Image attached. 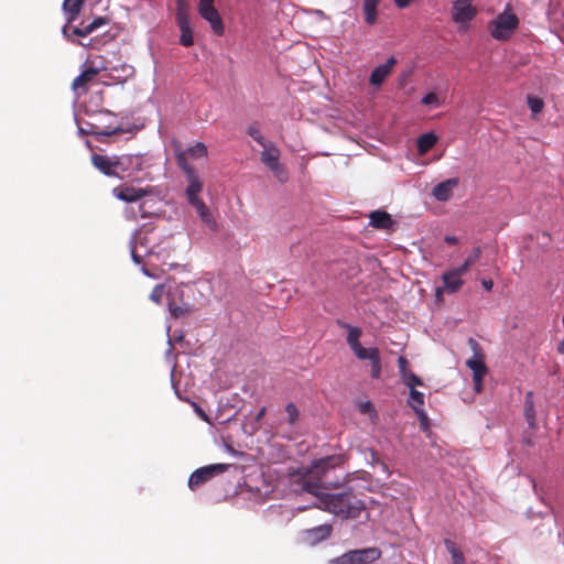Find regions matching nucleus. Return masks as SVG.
<instances>
[{"label":"nucleus","mask_w":564,"mask_h":564,"mask_svg":"<svg viewBox=\"0 0 564 564\" xmlns=\"http://www.w3.org/2000/svg\"><path fill=\"white\" fill-rule=\"evenodd\" d=\"M481 285L486 291H491L494 288V281L491 279H482Z\"/></svg>","instance_id":"3c124183"},{"label":"nucleus","mask_w":564,"mask_h":564,"mask_svg":"<svg viewBox=\"0 0 564 564\" xmlns=\"http://www.w3.org/2000/svg\"><path fill=\"white\" fill-rule=\"evenodd\" d=\"M469 268H470V265L464 261L460 265L453 268L449 271L453 274L462 278V275H464L469 270Z\"/></svg>","instance_id":"de8ad7c7"},{"label":"nucleus","mask_w":564,"mask_h":564,"mask_svg":"<svg viewBox=\"0 0 564 564\" xmlns=\"http://www.w3.org/2000/svg\"><path fill=\"white\" fill-rule=\"evenodd\" d=\"M336 324L338 327L348 330L346 340H347V344L349 345L350 349L360 345L359 338L362 334V330L360 327L352 326L349 323H347L343 319H339V318L336 319Z\"/></svg>","instance_id":"6ab92c4d"},{"label":"nucleus","mask_w":564,"mask_h":564,"mask_svg":"<svg viewBox=\"0 0 564 564\" xmlns=\"http://www.w3.org/2000/svg\"><path fill=\"white\" fill-rule=\"evenodd\" d=\"M557 351L562 355H564V338L560 341L557 346Z\"/></svg>","instance_id":"0e129e2a"},{"label":"nucleus","mask_w":564,"mask_h":564,"mask_svg":"<svg viewBox=\"0 0 564 564\" xmlns=\"http://www.w3.org/2000/svg\"><path fill=\"white\" fill-rule=\"evenodd\" d=\"M141 271L144 275L150 276V278L152 276V274L147 270V268L144 265L141 267Z\"/></svg>","instance_id":"69168bd1"},{"label":"nucleus","mask_w":564,"mask_h":564,"mask_svg":"<svg viewBox=\"0 0 564 564\" xmlns=\"http://www.w3.org/2000/svg\"><path fill=\"white\" fill-rule=\"evenodd\" d=\"M214 1L215 0H199L198 2V8H203V7H208V6H214Z\"/></svg>","instance_id":"4d7b16f0"},{"label":"nucleus","mask_w":564,"mask_h":564,"mask_svg":"<svg viewBox=\"0 0 564 564\" xmlns=\"http://www.w3.org/2000/svg\"><path fill=\"white\" fill-rule=\"evenodd\" d=\"M437 142V137L434 132H426L417 139V150L421 154L430 151Z\"/></svg>","instance_id":"393cba45"},{"label":"nucleus","mask_w":564,"mask_h":564,"mask_svg":"<svg viewBox=\"0 0 564 564\" xmlns=\"http://www.w3.org/2000/svg\"><path fill=\"white\" fill-rule=\"evenodd\" d=\"M414 413L416 414L417 419H419V422H420V429L423 431V432H429L430 431V419L427 416V413L425 412L424 409H417L414 411Z\"/></svg>","instance_id":"e433bc0d"},{"label":"nucleus","mask_w":564,"mask_h":564,"mask_svg":"<svg viewBox=\"0 0 564 564\" xmlns=\"http://www.w3.org/2000/svg\"><path fill=\"white\" fill-rule=\"evenodd\" d=\"M421 104L425 106L438 107L440 99L435 93L430 91L422 97Z\"/></svg>","instance_id":"58836bf2"},{"label":"nucleus","mask_w":564,"mask_h":564,"mask_svg":"<svg viewBox=\"0 0 564 564\" xmlns=\"http://www.w3.org/2000/svg\"><path fill=\"white\" fill-rule=\"evenodd\" d=\"M265 411H267L265 406H262V408L258 411V413L256 414L254 420H256L257 422H260V421L262 420V417L264 416Z\"/></svg>","instance_id":"6e6d98bb"},{"label":"nucleus","mask_w":564,"mask_h":564,"mask_svg":"<svg viewBox=\"0 0 564 564\" xmlns=\"http://www.w3.org/2000/svg\"><path fill=\"white\" fill-rule=\"evenodd\" d=\"M369 225L377 229H392L394 221L390 214L384 210L377 209L370 213Z\"/></svg>","instance_id":"2eb2a0df"},{"label":"nucleus","mask_w":564,"mask_h":564,"mask_svg":"<svg viewBox=\"0 0 564 564\" xmlns=\"http://www.w3.org/2000/svg\"><path fill=\"white\" fill-rule=\"evenodd\" d=\"M442 295H443V290L441 288H437V290H436V297L441 299Z\"/></svg>","instance_id":"774afa93"},{"label":"nucleus","mask_w":564,"mask_h":564,"mask_svg":"<svg viewBox=\"0 0 564 564\" xmlns=\"http://www.w3.org/2000/svg\"><path fill=\"white\" fill-rule=\"evenodd\" d=\"M187 180L188 185L186 187L185 194L188 203L193 204L195 200H200V198L198 197V193L202 191L203 184L199 181L197 174L193 175L192 177H187Z\"/></svg>","instance_id":"5701e85b"},{"label":"nucleus","mask_w":564,"mask_h":564,"mask_svg":"<svg viewBox=\"0 0 564 564\" xmlns=\"http://www.w3.org/2000/svg\"><path fill=\"white\" fill-rule=\"evenodd\" d=\"M230 468L229 464H210L194 470L188 478V488L191 490H196L200 485L207 482L216 475L226 473Z\"/></svg>","instance_id":"20e7f679"},{"label":"nucleus","mask_w":564,"mask_h":564,"mask_svg":"<svg viewBox=\"0 0 564 564\" xmlns=\"http://www.w3.org/2000/svg\"><path fill=\"white\" fill-rule=\"evenodd\" d=\"M62 34L65 39L72 40V30L69 31L68 23L62 28Z\"/></svg>","instance_id":"864d4df0"},{"label":"nucleus","mask_w":564,"mask_h":564,"mask_svg":"<svg viewBox=\"0 0 564 564\" xmlns=\"http://www.w3.org/2000/svg\"><path fill=\"white\" fill-rule=\"evenodd\" d=\"M169 310L175 318L182 317L187 313V308L185 306L176 305L173 303L169 304Z\"/></svg>","instance_id":"c03bdc74"},{"label":"nucleus","mask_w":564,"mask_h":564,"mask_svg":"<svg viewBox=\"0 0 564 564\" xmlns=\"http://www.w3.org/2000/svg\"><path fill=\"white\" fill-rule=\"evenodd\" d=\"M480 257H481V248L475 247L464 261L471 267L480 259Z\"/></svg>","instance_id":"79ce46f5"},{"label":"nucleus","mask_w":564,"mask_h":564,"mask_svg":"<svg viewBox=\"0 0 564 564\" xmlns=\"http://www.w3.org/2000/svg\"><path fill=\"white\" fill-rule=\"evenodd\" d=\"M398 368H399V373L400 376L402 377L403 375H405L406 372H409L408 370V360L405 357H399L398 359Z\"/></svg>","instance_id":"09e8293b"},{"label":"nucleus","mask_w":564,"mask_h":564,"mask_svg":"<svg viewBox=\"0 0 564 564\" xmlns=\"http://www.w3.org/2000/svg\"><path fill=\"white\" fill-rule=\"evenodd\" d=\"M524 417L528 423V426L531 430H535L538 426L536 412L533 402V392L531 391L527 392L524 397Z\"/></svg>","instance_id":"aec40b11"},{"label":"nucleus","mask_w":564,"mask_h":564,"mask_svg":"<svg viewBox=\"0 0 564 564\" xmlns=\"http://www.w3.org/2000/svg\"><path fill=\"white\" fill-rule=\"evenodd\" d=\"M187 153L193 159H200L207 155V147L204 142H197L187 149Z\"/></svg>","instance_id":"473e14b6"},{"label":"nucleus","mask_w":564,"mask_h":564,"mask_svg":"<svg viewBox=\"0 0 564 564\" xmlns=\"http://www.w3.org/2000/svg\"><path fill=\"white\" fill-rule=\"evenodd\" d=\"M270 170L279 178L280 182H285L288 180V173L281 163H278V167Z\"/></svg>","instance_id":"a18cd8bd"},{"label":"nucleus","mask_w":564,"mask_h":564,"mask_svg":"<svg viewBox=\"0 0 564 564\" xmlns=\"http://www.w3.org/2000/svg\"><path fill=\"white\" fill-rule=\"evenodd\" d=\"M197 212L199 218L202 221L213 231H216L218 229L217 221L215 220L214 216L212 215L209 208L206 206V204L200 200H195L193 204H191Z\"/></svg>","instance_id":"dca6fc26"},{"label":"nucleus","mask_w":564,"mask_h":564,"mask_svg":"<svg viewBox=\"0 0 564 564\" xmlns=\"http://www.w3.org/2000/svg\"><path fill=\"white\" fill-rule=\"evenodd\" d=\"M93 165L104 175L106 176H116L122 178L115 169V160L113 156H107L102 154H93L91 156Z\"/></svg>","instance_id":"ddd939ff"},{"label":"nucleus","mask_w":564,"mask_h":564,"mask_svg":"<svg viewBox=\"0 0 564 564\" xmlns=\"http://www.w3.org/2000/svg\"><path fill=\"white\" fill-rule=\"evenodd\" d=\"M332 531L333 528L330 524H321L301 531L300 539L303 543L314 546L328 539L332 534Z\"/></svg>","instance_id":"1a4fd4ad"},{"label":"nucleus","mask_w":564,"mask_h":564,"mask_svg":"<svg viewBox=\"0 0 564 564\" xmlns=\"http://www.w3.org/2000/svg\"><path fill=\"white\" fill-rule=\"evenodd\" d=\"M115 160V169L117 173L120 175V173H124L129 170V164L131 163L132 156L129 155H122V156H113Z\"/></svg>","instance_id":"f704fd0d"},{"label":"nucleus","mask_w":564,"mask_h":564,"mask_svg":"<svg viewBox=\"0 0 564 564\" xmlns=\"http://www.w3.org/2000/svg\"><path fill=\"white\" fill-rule=\"evenodd\" d=\"M477 14L473 0H454L452 19L457 24H468Z\"/></svg>","instance_id":"6e6552de"},{"label":"nucleus","mask_w":564,"mask_h":564,"mask_svg":"<svg viewBox=\"0 0 564 564\" xmlns=\"http://www.w3.org/2000/svg\"><path fill=\"white\" fill-rule=\"evenodd\" d=\"M113 195L119 200L134 203L144 196V192L141 188L134 187H116L113 188Z\"/></svg>","instance_id":"f3484780"},{"label":"nucleus","mask_w":564,"mask_h":564,"mask_svg":"<svg viewBox=\"0 0 564 564\" xmlns=\"http://www.w3.org/2000/svg\"><path fill=\"white\" fill-rule=\"evenodd\" d=\"M402 382L410 389H415L416 386H423L422 379L412 371L406 372L401 377Z\"/></svg>","instance_id":"72a5a7b5"},{"label":"nucleus","mask_w":564,"mask_h":564,"mask_svg":"<svg viewBox=\"0 0 564 564\" xmlns=\"http://www.w3.org/2000/svg\"><path fill=\"white\" fill-rule=\"evenodd\" d=\"M279 159H280V151L272 142H270V143L265 144V147H263V151L261 152V162L268 169L278 167V163H280Z\"/></svg>","instance_id":"a211bd4d"},{"label":"nucleus","mask_w":564,"mask_h":564,"mask_svg":"<svg viewBox=\"0 0 564 564\" xmlns=\"http://www.w3.org/2000/svg\"><path fill=\"white\" fill-rule=\"evenodd\" d=\"M381 556L378 547L351 550L330 560V564H370Z\"/></svg>","instance_id":"f03ea898"},{"label":"nucleus","mask_w":564,"mask_h":564,"mask_svg":"<svg viewBox=\"0 0 564 564\" xmlns=\"http://www.w3.org/2000/svg\"><path fill=\"white\" fill-rule=\"evenodd\" d=\"M444 240L449 246H454L458 242V239L456 236H446Z\"/></svg>","instance_id":"5fc2aeb1"},{"label":"nucleus","mask_w":564,"mask_h":564,"mask_svg":"<svg viewBox=\"0 0 564 564\" xmlns=\"http://www.w3.org/2000/svg\"><path fill=\"white\" fill-rule=\"evenodd\" d=\"M164 289L163 285H155L150 293V300L154 303H160L163 297Z\"/></svg>","instance_id":"37998d69"},{"label":"nucleus","mask_w":564,"mask_h":564,"mask_svg":"<svg viewBox=\"0 0 564 564\" xmlns=\"http://www.w3.org/2000/svg\"><path fill=\"white\" fill-rule=\"evenodd\" d=\"M468 345L473 350V357L466 361L467 367L473 371V379H484L488 372V368L485 364V356L479 343L470 337Z\"/></svg>","instance_id":"423d86ee"},{"label":"nucleus","mask_w":564,"mask_h":564,"mask_svg":"<svg viewBox=\"0 0 564 564\" xmlns=\"http://www.w3.org/2000/svg\"><path fill=\"white\" fill-rule=\"evenodd\" d=\"M99 129H104L105 126L115 124L113 122H98Z\"/></svg>","instance_id":"338daca9"},{"label":"nucleus","mask_w":564,"mask_h":564,"mask_svg":"<svg viewBox=\"0 0 564 564\" xmlns=\"http://www.w3.org/2000/svg\"><path fill=\"white\" fill-rule=\"evenodd\" d=\"M75 120L79 135L93 134L96 140L100 142H102L107 137L131 131V128H123L121 124H109L105 126L104 129H99L97 122H84V126H82L77 119Z\"/></svg>","instance_id":"39448f33"},{"label":"nucleus","mask_w":564,"mask_h":564,"mask_svg":"<svg viewBox=\"0 0 564 564\" xmlns=\"http://www.w3.org/2000/svg\"><path fill=\"white\" fill-rule=\"evenodd\" d=\"M318 508L343 520H348L359 518L366 509V503L357 497L352 488L347 487L339 492L323 495Z\"/></svg>","instance_id":"f257e3e1"},{"label":"nucleus","mask_w":564,"mask_h":564,"mask_svg":"<svg viewBox=\"0 0 564 564\" xmlns=\"http://www.w3.org/2000/svg\"><path fill=\"white\" fill-rule=\"evenodd\" d=\"M100 115H101L102 117H108V118H115V117H116V115H115V113H112V112H111V111H109V110H102V111L100 112Z\"/></svg>","instance_id":"052dcab7"},{"label":"nucleus","mask_w":564,"mask_h":564,"mask_svg":"<svg viewBox=\"0 0 564 564\" xmlns=\"http://www.w3.org/2000/svg\"><path fill=\"white\" fill-rule=\"evenodd\" d=\"M101 67L95 65H85V69L73 80L72 87L73 89H77L84 83L90 80L94 76H96Z\"/></svg>","instance_id":"b1692460"},{"label":"nucleus","mask_w":564,"mask_h":564,"mask_svg":"<svg viewBox=\"0 0 564 564\" xmlns=\"http://www.w3.org/2000/svg\"><path fill=\"white\" fill-rule=\"evenodd\" d=\"M442 280L444 283V289L448 294L456 293L464 284V281L460 276L453 274L448 270L443 272Z\"/></svg>","instance_id":"4be33fe9"},{"label":"nucleus","mask_w":564,"mask_h":564,"mask_svg":"<svg viewBox=\"0 0 564 564\" xmlns=\"http://www.w3.org/2000/svg\"><path fill=\"white\" fill-rule=\"evenodd\" d=\"M356 357L360 360H372L375 357H377L380 352L377 347H369L365 348L360 345L357 347L351 348Z\"/></svg>","instance_id":"cd10ccee"},{"label":"nucleus","mask_w":564,"mask_h":564,"mask_svg":"<svg viewBox=\"0 0 564 564\" xmlns=\"http://www.w3.org/2000/svg\"><path fill=\"white\" fill-rule=\"evenodd\" d=\"M519 25V19L514 13L502 12L492 22L490 34L495 40H508Z\"/></svg>","instance_id":"7ed1b4c3"},{"label":"nucleus","mask_w":564,"mask_h":564,"mask_svg":"<svg viewBox=\"0 0 564 564\" xmlns=\"http://www.w3.org/2000/svg\"><path fill=\"white\" fill-rule=\"evenodd\" d=\"M176 162L180 169L186 174V177H192L197 174L194 167L188 164L184 152L181 151L176 154Z\"/></svg>","instance_id":"2f4dec72"},{"label":"nucleus","mask_w":564,"mask_h":564,"mask_svg":"<svg viewBox=\"0 0 564 564\" xmlns=\"http://www.w3.org/2000/svg\"><path fill=\"white\" fill-rule=\"evenodd\" d=\"M395 64L397 58L394 56H390L386 63L376 66L370 73L369 83L376 87L381 86Z\"/></svg>","instance_id":"9b49d317"},{"label":"nucleus","mask_w":564,"mask_h":564,"mask_svg":"<svg viewBox=\"0 0 564 564\" xmlns=\"http://www.w3.org/2000/svg\"><path fill=\"white\" fill-rule=\"evenodd\" d=\"M303 491L315 496L318 500L317 506L321 505L322 496L327 495L326 491L321 489V486L316 481L305 480L302 484Z\"/></svg>","instance_id":"c85d7f7f"},{"label":"nucleus","mask_w":564,"mask_h":564,"mask_svg":"<svg viewBox=\"0 0 564 564\" xmlns=\"http://www.w3.org/2000/svg\"><path fill=\"white\" fill-rule=\"evenodd\" d=\"M473 380H474V384H475V390L477 392H480L481 387H482V379H479V380L473 379Z\"/></svg>","instance_id":"13d9d810"},{"label":"nucleus","mask_w":564,"mask_h":564,"mask_svg":"<svg viewBox=\"0 0 564 564\" xmlns=\"http://www.w3.org/2000/svg\"><path fill=\"white\" fill-rule=\"evenodd\" d=\"M123 72L126 73V76H130L133 73L132 66H124Z\"/></svg>","instance_id":"e2e57ef3"},{"label":"nucleus","mask_w":564,"mask_h":564,"mask_svg":"<svg viewBox=\"0 0 564 564\" xmlns=\"http://www.w3.org/2000/svg\"><path fill=\"white\" fill-rule=\"evenodd\" d=\"M285 411L288 413V421L290 425H294L300 416V412L296 405L293 402H289L285 406Z\"/></svg>","instance_id":"4c0bfd02"},{"label":"nucleus","mask_w":564,"mask_h":564,"mask_svg":"<svg viewBox=\"0 0 564 564\" xmlns=\"http://www.w3.org/2000/svg\"><path fill=\"white\" fill-rule=\"evenodd\" d=\"M107 23H108V19L107 18H105V17H96L90 23H88V25L90 26V29L94 32L97 29H99L100 26L106 25Z\"/></svg>","instance_id":"49530a36"},{"label":"nucleus","mask_w":564,"mask_h":564,"mask_svg":"<svg viewBox=\"0 0 564 564\" xmlns=\"http://www.w3.org/2000/svg\"><path fill=\"white\" fill-rule=\"evenodd\" d=\"M171 378H173V375L171 376ZM171 382H172V387H173V389H174V391H175V394H176L177 399L183 400V398H182L181 393L178 392V390L176 389V387H175V384H174L173 379H171Z\"/></svg>","instance_id":"680f3d73"},{"label":"nucleus","mask_w":564,"mask_h":564,"mask_svg":"<svg viewBox=\"0 0 564 564\" xmlns=\"http://www.w3.org/2000/svg\"><path fill=\"white\" fill-rule=\"evenodd\" d=\"M372 410H373V406H372V404H371V402H370V401H366V402H364V403L361 404V406H360V411H361L362 413H369V412H370V411H372Z\"/></svg>","instance_id":"603ef678"},{"label":"nucleus","mask_w":564,"mask_h":564,"mask_svg":"<svg viewBox=\"0 0 564 564\" xmlns=\"http://www.w3.org/2000/svg\"><path fill=\"white\" fill-rule=\"evenodd\" d=\"M247 134L251 137L261 147H265V144L270 143L265 140V138L262 135L260 131V124L259 122L254 121L251 123L247 129Z\"/></svg>","instance_id":"c756f323"},{"label":"nucleus","mask_w":564,"mask_h":564,"mask_svg":"<svg viewBox=\"0 0 564 564\" xmlns=\"http://www.w3.org/2000/svg\"><path fill=\"white\" fill-rule=\"evenodd\" d=\"M85 0H64L63 10L68 14L67 22L76 20Z\"/></svg>","instance_id":"a878e982"},{"label":"nucleus","mask_w":564,"mask_h":564,"mask_svg":"<svg viewBox=\"0 0 564 564\" xmlns=\"http://www.w3.org/2000/svg\"><path fill=\"white\" fill-rule=\"evenodd\" d=\"M267 518L278 523H288L294 517V511L284 505H271L265 510Z\"/></svg>","instance_id":"4468645a"},{"label":"nucleus","mask_w":564,"mask_h":564,"mask_svg":"<svg viewBox=\"0 0 564 564\" xmlns=\"http://www.w3.org/2000/svg\"><path fill=\"white\" fill-rule=\"evenodd\" d=\"M194 405H195V410L197 411L198 415L202 419L207 420L206 413L196 403H194Z\"/></svg>","instance_id":"bf43d9fd"},{"label":"nucleus","mask_w":564,"mask_h":564,"mask_svg":"<svg viewBox=\"0 0 564 564\" xmlns=\"http://www.w3.org/2000/svg\"><path fill=\"white\" fill-rule=\"evenodd\" d=\"M199 15L210 24L213 32L221 36L225 33L223 19L214 6L198 8Z\"/></svg>","instance_id":"9d476101"},{"label":"nucleus","mask_w":564,"mask_h":564,"mask_svg":"<svg viewBox=\"0 0 564 564\" xmlns=\"http://www.w3.org/2000/svg\"><path fill=\"white\" fill-rule=\"evenodd\" d=\"M424 404V393L417 391L416 389L410 390L409 405L413 409V411L417 409H423Z\"/></svg>","instance_id":"7c9ffc66"},{"label":"nucleus","mask_w":564,"mask_h":564,"mask_svg":"<svg viewBox=\"0 0 564 564\" xmlns=\"http://www.w3.org/2000/svg\"><path fill=\"white\" fill-rule=\"evenodd\" d=\"M90 33H93V30L90 29V26L88 24H85L82 23L79 26H74L72 29V34L74 36H78V37H85L87 35H89Z\"/></svg>","instance_id":"a19ab883"},{"label":"nucleus","mask_w":564,"mask_h":564,"mask_svg":"<svg viewBox=\"0 0 564 564\" xmlns=\"http://www.w3.org/2000/svg\"><path fill=\"white\" fill-rule=\"evenodd\" d=\"M370 362L372 378L379 379L382 372L380 354L377 357H375Z\"/></svg>","instance_id":"ea45409f"},{"label":"nucleus","mask_w":564,"mask_h":564,"mask_svg":"<svg viewBox=\"0 0 564 564\" xmlns=\"http://www.w3.org/2000/svg\"><path fill=\"white\" fill-rule=\"evenodd\" d=\"M527 101L533 115H538L543 110L544 101L540 97L529 95Z\"/></svg>","instance_id":"c9c22d12"},{"label":"nucleus","mask_w":564,"mask_h":564,"mask_svg":"<svg viewBox=\"0 0 564 564\" xmlns=\"http://www.w3.org/2000/svg\"><path fill=\"white\" fill-rule=\"evenodd\" d=\"M444 546L446 551L451 554L453 564H466L464 553L457 547L454 541L445 539Z\"/></svg>","instance_id":"bb28decb"},{"label":"nucleus","mask_w":564,"mask_h":564,"mask_svg":"<svg viewBox=\"0 0 564 564\" xmlns=\"http://www.w3.org/2000/svg\"><path fill=\"white\" fill-rule=\"evenodd\" d=\"M459 180L451 177L436 184L432 189L433 197L438 202H447L453 194V189L457 187Z\"/></svg>","instance_id":"f8f14e48"},{"label":"nucleus","mask_w":564,"mask_h":564,"mask_svg":"<svg viewBox=\"0 0 564 564\" xmlns=\"http://www.w3.org/2000/svg\"><path fill=\"white\" fill-rule=\"evenodd\" d=\"M176 21H177V26L180 28V31H181L180 44L185 47L193 45V43H194L193 31L189 25L187 14L185 12L184 0H177Z\"/></svg>","instance_id":"0eeeda50"},{"label":"nucleus","mask_w":564,"mask_h":564,"mask_svg":"<svg viewBox=\"0 0 564 564\" xmlns=\"http://www.w3.org/2000/svg\"><path fill=\"white\" fill-rule=\"evenodd\" d=\"M131 259L135 264H142V258L135 252L133 246L131 247Z\"/></svg>","instance_id":"8fccbe9b"},{"label":"nucleus","mask_w":564,"mask_h":564,"mask_svg":"<svg viewBox=\"0 0 564 564\" xmlns=\"http://www.w3.org/2000/svg\"><path fill=\"white\" fill-rule=\"evenodd\" d=\"M381 0H364V20L368 25H373L378 20V6Z\"/></svg>","instance_id":"412c9836"}]
</instances>
